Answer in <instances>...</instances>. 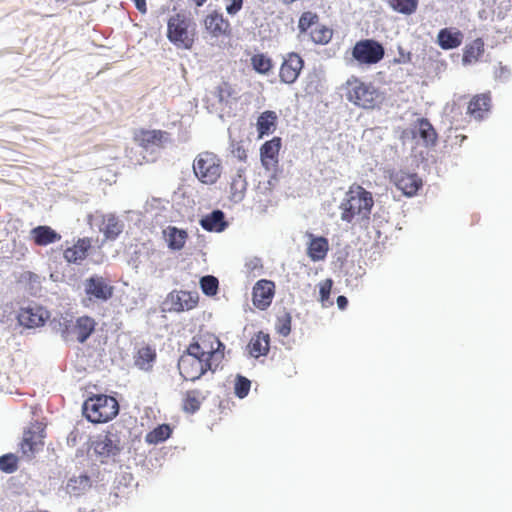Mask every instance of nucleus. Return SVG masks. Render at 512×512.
<instances>
[{
    "label": "nucleus",
    "mask_w": 512,
    "mask_h": 512,
    "mask_svg": "<svg viewBox=\"0 0 512 512\" xmlns=\"http://www.w3.org/2000/svg\"><path fill=\"white\" fill-rule=\"evenodd\" d=\"M373 206L372 193L361 185L354 183L348 188L339 205L340 218L343 222L349 224L368 222Z\"/></svg>",
    "instance_id": "obj_1"
},
{
    "label": "nucleus",
    "mask_w": 512,
    "mask_h": 512,
    "mask_svg": "<svg viewBox=\"0 0 512 512\" xmlns=\"http://www.w3.org/2000/svg\"><path fill=\"white\" fill-rule=\"evenodd\" d=\"M343 91L350 103L364 110L378 109L385 101L384 92L380 91L373 83L356 76L347 79L343 85Z\"/></svg>",
    "instance_id": "obj_2"
},
{
    "label": "nucleus",
    "mask_w": 512,
    "mask_h": 512,
    "mask_svg": "<svg viewBox=\"0 0 512 512\" xmlns=\"http://www.w3.org/2000/svg\"><path fill=\"white\" fill-rule=\"evenodd\" d=\"M167 38L177 48L191 49L195 40V24L183 12L172 15L167 22Z\"/></svg>",
    "instance_id": "obj_3"
},
{
    "label": "nucleus",
    "mask_w": 512,
    "mask_h": 512,
    "mask_svg": "<svg viewBox=\"0 0 512 512\" xmlns=\"http://www.w3.org/2000/svg\"><path fill=\"white\" fill-rule=\"evenodd\" d=\"M97 327L96 320L88 315L79 316L73 321L72 318H62L56 326L62 339L66 342L77 341L80 344L85 343L95 332Z\"/></svg>",
    "instance_id": "obj_4"
},
{
    "label": "nucleus",
    "mask_w": 512,
    "mask_h": 512,
    "mask_svg": "<svg viewBox=\"0 0 512 512\" xmlns=\"http://www.w3.org/2000/svg\"><path fill=\"white\" fill-rule=\"evenodd\" d=\"M119 413L117 400L108 395H93L85 400L83 414L92 423H105L115 418Z\"/></svg>",
    "instance_id": "obj_5"
},
{
    "label": "nucleus",
    "mask_w": 512,
    "mask_h": 512,
    "mask_svg": "<svg viewBox=\"0 0 512 512\" xmlns=\"http://www.w3.org/2000/svg\"><path fill=\"white\" fill-rule=\"evenodd\" d=\"M188 348L211 363L213 369H218L225 357L224 344L216 335L209 332L194 337Z\"/></svg>",
    "instance_id": "obj_6"
},
{
    "label": "nucleus",
    "mask_w": 512,
    "mask_h": 512,
    "mask_svg": "<svg viewBox=\"0 0 512 512\" xmlns=\"http://www.w3.org/2000/svg\"><path fill=\"white\" fill-rule=\"evenodd\" d=\"M193 172L201 183L215 184L222 174L221 159L213 152H201L193 161Z\"/></svg>",
    "instance_id": "obj_7"
},
{
    "label": "nucleus",
    "mask_w": 512,
    "mask_h": 512,
    "mask_svg": "<svg viewBox=\"0 0 512 512\" xmlns=\"http://www.w3.org/2000/svg\"><path fill=\"white\" fill-rule=\"evenodd\" d=\"M46 437V425L40 421L30 423L24 430L23 437L19 443L22 457L31 460L44 447Z\"/></svg>",
    "instance_id": "obj_8"
},
{
    "label": "nucleus",
    "mask_w": 512,
    "mask_h": 512,
    "mask_svg": "<svg viewBox=\"0 0 512 512\" xmlns=\"http://www.w3.org/2000/svg\"><path fill=\"white\" fill-rule=\"evenodd\" d=\"M83 287L86 298L82 303L85 307H88L89 303L107 302L114 294V287L110 280L98 274L85 279Z\"/></svg>",
    "instance_id": "obj_9"
},
{
    "label": "nucleus",
    "mask_w": 512,
    "mask_h": 512,
    "mask_svg": "<svg viewBox=\"0 0 512 512\" xmlns=\"http://www.w3.org/2000/svg\"><path fill=\"white\" fill-rule=\"evenodd\" d=\"M178 369L181 376L188 381L198 380L207 371L215 372L217 370L213 369L207 360L190 351L188 347L179 358Z\"/></svg>",
    "instance_id": "obj_10"
},
{
    "label": "nucleus",
    "mask_w": 512,
    "mask_h": 512,
    "mask_svg": "<svg viewBox=\"0 0 512 512\" xmlns=\"http://www.w3.org/2000/svg\"><path fill=\"white\" fill-rule=\"evenodd\" d=\"M383 46L376 40L364 39L356 42L352 50L353 58L360 64L372 65L384 57Z\"/></svg>",
    "instance_id": "obj_11"
},
{
    "label": "nucleus",
    "mask_w": 512,
    "mask_h": 512,
    "mask_svg": "<svg viewBox=\"0 0 512 512\" xmlns=\"http://www.w3.org/2000/svg\"><path fill=\"white\" fill-rule=\"evenodd\" d=\"M199 302V295L195 291L173 290L165 301L164 305L169 312H184L194 309Z\"/></svg>",
    "instance_id": "obj_12"
},
{
    "label": "nucleus",
    "mask_w": 512,
    "mask_h": 512,
    "mask_svg": "<svg viewBox=\"0 0 512 512\" xmlns=\"http://www.w3.org/2000/svg\"><path fill=\"white\" fill-rule=\"evenodd\" d=\"M304 67L303 58L296 52H289L283 56L279 68V79L284 84H293L299 78Z\"/></svg>",
    "instance_id": "obj_13"
},
{
    "label": "nucleus",
    "mask_w": 512,
    "mask_h": 512,
    "mask_svg": "<svg viewBox=\"0 0 512 512\" xmlns=\"http://www.w3.org/2000/svg\"><path fill=\"white\" fill-rule=\"evenodd\" d=\"M91 447L95 454L102 458L116 456L121 450L118 436L109 431L97 435Z\"/></svg>",
    "instance_id": "obj_14"
},
{
    "label": "nucleus",
    "mask_w": 512,
    "mask_h": 512,
    "mask_svg": "<svg viewBox=\"0 0 512 512\" xmlns=\"http://www.w3.org/2000/svg\"><path fill=\"white\" fill-rule=\"evenodd\" d=\"M274 295L275 283L273 281L258 280L252 290L253 305L260 310H266L271 305Z\"/></svg>",
    "instance_id": "obj_15"
},
{
    "label": "nucleus",
    "mask_w": 512,
    "mask_h": 512,
    "mask_svg": "<svg viewBox=\"0 0 512 512\" xmlns=\"http://www.w3.org/2000/svg\"><path fill=\"white\" fill-rule=\"evenodd\" d=\"M391 180L408 197L416 195L423 184L422 179L416 173H409L403 170L393 173Z\"/></svg>",
    "instance_id": "obj_16"
},
{
    "label": "nucleus",
    "mask_w": 512,
    "mask_h": 512,
    "mask_svg": "<svg viewBox=\"0 0 512 512\" xmlns=\"http://www.w3.org/2000/svg\"><path fill=\"white\" fill-rule=\"evenodd\" d=\"M134 140L145 149L153 146L160 148L170 140V134L167 131L158 129H140L135 133Z\"/></svg>",
    "instance_id": "obj_17"
},
{
    "label": "nucleus",
    "mask_w": 512,
    "mask_h": 512,
    "mask_svg": "<svg viewBox=\"0 0 512 512\" xmlns=\"http://www.w3.org/2000/svg\"><path fill=\"white\" fill-rule=\"evenodd\" d=\"M492 106V98L490 92L474 95L467 106V114L470 118L480 121L483 120L490 112Z\"/></svg>",
    "instance_id": "obj_18"
},
{
    "label": "nucleus",
    "mask_w": 512,
    "mask_h": 512,
    "mask_svg": "<svg viewBox=\"0 0 512 512\" xmlns=\"http://www.w3.org/2000/svg\"><path fill=\"white\" fill-rule=\"evenodd\" d=\"M204 25L209 34L216 38L229 36L231 33L229 21L217 11H213L205 17Z\"/></svg>",
    "instance_id": "obj_19"
},
{
    "label": "nucleus",
    "mask_w": 512,
    "mask_h": 512,
    "mask_svg": "<svg viewBox=\"0 0 512 512\" xmlns=\"http://www.w3.org/2000/svg\"><path fill=\"white\" fill-rule=\"evenodd\" d=\"M48 312L40 306H28L21 308L18 313V321L22 326L33 328L44 324Z\"/></svg>",
    "instance_id": "obj_20"
},
{
    "label": "nucleus",
    "mask_w": 512,
    "mask_h": 512,
    "mask_svg": "<svg viewBox=\"0 0 512 512\" xmlns=\"http://www.w3.org/2000/svg\"><path fill=\"white\" fill-rule=\"evenodd\" d=\"M96 219L106 239L115 240L123 231V224L114 214H101Z\"/></svg>",
    "instance_id": "obj_21"
},
{
    "label": "nucleus",
    "mask_w": 512,
    "mask_h": 512,
    "mask_svg": "<svg viewBox=\"0 0 512 512\" xmlns=\"http://www.w3.org/2000/svg\"><path fill=\"white\" fill-rule=\"evenodd\" d=\"M91 248V241L89 238H80L71 247L64 250L63 256L69 263H79L83 261Z\"/></svg>",
    "instance_id": "obj_22"
},
{
    "label": "nucleus",
    "mask_w": 512,
    "mask_h": 512,
    "mask_svg": "<svg viewBox=\"0 0 512 512\" xmlns=\"http://www.w3.org/2000/svg\"><path fill=\"white\" fill-rule=\"evenodd\" d=\"M463 41V34L458 29L443 28L438 32L437 43L443 50L459 47Z\"/></svg>",
    "instance_id": "obj_23"
},
{
    "label": "nucleus",
    "mask_w": 512,
    "mask_h": 512,
    "mask_svg": "<svg viewBox=\"0 0 512 512\" xmlns=\"http://www.w3.org/2000/svg\"><path fill=\"white\" fill-rule=\"evenodd\" d=\"M249 354L254 358L266 356L270 350V336L268 333L259 331L249 341L247 345Z\"/></svg>",
    "instance_id": "obj_24"
},
{
    "label": "nucleus",
    "mask_w": 512,
    "mask_h": 512,
    "mask_svg": "<svg viewBox=\"0 0 512 512\" xmlns=\"http://www.w3.org/2000/svg\"><path fill=\"white\" fill-rule=\"evenodd\" d=\"M31 237L37 246H47L61 240V235L50 226L40 225L31 230Z\"/></svg>",
    "instance_id": "obj_25"
},
{
    "label": "nucleus",
    "mask_w": 512,
    "mask_h": 512,
    "mask_svg": "<svg viewBox=\"0 0 512 512\" xmlns=\"http://www.w3.org/2000/svg\"><path fill=\"white\" fill-rule=\"evenodd\" d=\"M281 148V139L274 137L266 141L260 148L261 162L265 167L276 164L278 162V154Z\"/></svg>",
    "instance_id": "obj_26"
},
{
    "label": "nucleus",
    "mask_w": 512,
    "mask_h": 512,
    "mask_svg": "<svg viewBox=\"0 0 512 512\" xmlns=\"http://www.w3.org/2000/svg\"><path fill=\"white\" fill-rule=\"evenodd\" d=\"M413 136L422 139L426 145H433L437 140V133L432 124L426 119H418L412 129Z\"/></svg>",
    "instance_id": "obj_27"
},
{
    "label": "nucleus",
    "mask_w": 512,
    "mask_h": 512,
    "mask_svg": "<svg viewBox=\"0 0 512 512\" xmlns=\"http://www.w3.org/2000/svg\"><path fill=\"white\" fill-rule=\"evenodd\" d=\"M311 240L307 248V254L314 262L324 260L329 250V242L325 237H314L310 235Z\"/></svg>",
    "instance_id": "obj_28"
},
{
    "label": "nucleus",
    "mask_w": 512,
    "mask_h": 512,
    "mask_svg": "<svg viewBox=\"0 0 512 512\" xmlns=\"http://www.w3.org/2000/svg\"><path fill=\"white\" fill-rule=\"evenodd\" d=\"M163 234L166 238L168 247L171 250H181L184 247L188 237V234L185 230L178 229L174 226H168L163 230Z\"/></svg>",
    "instance_id": "obj_29"
},
{
    "label": "nucleus",
    "mask_w": 512,
    "mask_h": 512,
    "mask_svg": "<svg viewBox=\"0 0 512 512\" xmlns=\"http://www.w3.org/2000/svg\"><path fill=\"white\" fill-rule=\"evenodd\" d=\"M200 224L203 229L207 231L221 232L227 226L224 220V213L220 210H215L201 219Z\"/></svg>",
    "instance_id": "obj_30"
},
{
    "label": "nucleus",
    "mask_w": 512,
    "mask_h": 512,
    "mask_svg": "<svg viewBox=\"0 0 512 512\" xmlns=\"http://www.w3.org/2000/svg\"><path fill=\"white\" fill-rule=\"evenodd\" d=\"M484 53V42L481 38H477L468 43L463 50V64L475 63Z\"/></svg>",
    "instance_id": "obj_31"
},
{
    "label": "nucleus",
    "mask_w": 512,
    "mask_h": 512,
    "mask_svg": "<svg viewBox=\"0 0 512 512\" xmlns=\"http://www.w3.org/2000/svg\"><path fill=\"white\" fill-rule=\"evenodd\" d=\"M156 351L151 346L141 347L135 355V365L141 370L148 371L152 368L153 363L156 360Z\"/></svg>",
    "instance_id": "obj_32"
},
{
    "label": "nucleus",
    "mask_w": 512,
    "mask_h": 512,
    "mask_svg": "<svg viewBox=\"0 0 512 512\" xmlns=\"http://www.w3.org/2000/svg\"><path fill=\"white\" fill-rule=\"evenodd\" d=\"M277 115L274 111H265L257 119L259 137L272 133L276 127Z\"/></svg>",
    "instance_id": "obj_33"
},
{
    "label": "nucleus",
    "mask_w": 512,
    "mask_h": 512,
    "mask_svg": "<svg viewBox=\"0 0 512 512\" xmlns=\"http://www.w3.org/2000/svg\"><path fill=\"white\" fill-rule=\"evenodd\" d=\"M202 399L203 397L199 390L193 389L186 391L182 399L183 411L190 414L197 412L201 407Z\"/></svg>",
    "instance_id": "obj_34"
},
{
    "label": "nucleus",
    "mask_w": 512,
    "mask_h": 512,
    "mask_svg": "<svg viewBox=\"0 0 512 512\" xmlns=\"http://www.w3.org/2000/svg\"><path fill=\"white\" fill-rule=\"evenodd\" d=\"M172 434V429L168 424H160L145 436L148 444H158L167 440Z\"/></svg>",
    "instance_id": "obj_35"
},
{
    "label": "nucleus",
    "mask_w": 512,
    "mask_h": 512,
    "mask_svg": "<svg viewBox=\"0 0 512 512\" xmlns=\"http://www.w3.org/2000/svg\"><path fill=\"white\" fill-rule=\"evenodd\" d=\"M390 8L403 15L414 14L419 5V0H387Z\"/></svg>",
    "instance_id": "obj_36"
},
{
    "label": "nucleus",
    "mask_w": 512,
    "mask_h": 512,
    "mask_svg": "<svg viewBox=\"0 0 512 512\" xmlns=\"http://www.w3.org/2000/svg\"><path fill=\"white\" fill-rule=\"evenodd\" d=\"M251 65L259 74H268L273 67L271 58L263 53L254 54L251 57Z\"/></svg>",
    "instance_id": "obj_37"
},
{
    "label": "nucleus",
    "mask_w": 512,
    "mask_h": 512,
    "mask_svg": "<svg viewBox=\"0 0 512 512\" xmlns=\"http://www.w3.org/2000/svg\"><path fill=\"white\" fill-rule=\"evenodd\" d=\"M333 30L324 25H318L310 32L311 40L315 44L325 45L330 42Z\"/></svg>",
    "instance_id": "obj_38"
},
{
    "label": "nucleus",
    "mask_w": 512,
    "mask_h": 512,
    "mask_svg": "<svg viewBox=\"0 0 512 512\" xmlns=\"http://www.w3.org/2000/svg\"><path fill=\"white\" fill-rule=\"evenodd\" d=\"M19 468V457L13 453L0 456V470L6 474H12Z\"/></svg>",
    "instance_id": "obj_39"
},
{
    "label": "nucleus",
    "mask_w": 512,
    "mask_h": 512,
    "mask_svg": "<svg viewBox=\"0 0 512 512\" xmlns=\"http://www.w3.org/2000/svg\"><path fill=\"white\" fill-rule=\"evenodd\" d=\"M200 288L207 296H215L219 289V281L215 276L206 275L200 279Z\"/></svg>",
    "instance_id": "obj_40"
},
{
    "label": "nucleus",
    "mask_w": 512,
    "mask_h": 512,
    "mask_svg": "<svg viewBox=\"0 0 512 512\" xmlns=\"http://www.w3.org/2000/svg\"><path fill=\"white\" fill-rule=\"evenodd\" d=\"M291 322L292 317L290 313L283 312L281 315L277 316L275 324L276 331L284 337L288 336L291 332Z\"/></svg>",
    "instance_id": "obj_41"
},
{
    "label": "nucleus",
    "mask_w": 512,
    "mask_h": 512,
    "mask_svg": "<svg viewBox=\"0 0 512 512\" xmlns=\"http://www.w3.org/2000/svg\"><path fill=\"white\" fill-rule=\"evenodd\" d=\"M319 17L316 13L311 11L303 12L298 21V29L301 33H306L311 26L316 24Z\"/></svg>",
    "instance_id": "obj_42"
},
{
    "label": "nucleus",
    "mask_w": 512,
    "mask_h": 512,
    "mask_svg": "<svg viewBox=\"0 0 512 512\" xmlns=\"http://www.w3.org/2000/svg\"><path fill=\"white\" fill-rule=\"evenodd\" d=\"M250 387L251 382L249 379L241 375L237 376L234 386V391L237 397H239L240 399L245 398L250 391Z\"/></svg>",
    "instance_id": "obj_43"
},
{
    "label": "nucleus",
    "mask_w": 512,
    "mask_h": 512,
    "mask_svg": "<svg viewBox=\"0 0 512 512\" xmlns=\"http://www.w3.org/2000/svg\"><path fill=\"white\" fill-rule=\"evenodd\" d=\"M217 95L220 101H228L234 97L235 90L230 83L224 81L217 87Z\"/></svg>",
    "instance_id": "obj_44"
},
{
    "label": "nucleus",
    "mask_w": 512,
    "mask_h": 512,
    "mask_svg": "<svg viewBox=\"0 0 512 512\" xmlns=\"http://www.w3.org/2000/svg\"><path fill=\"white\" fill-rule=\"evenodd\" d=\"M82 489H85L90 486V478L87 475H80L78 478L70 479L68 483V487L74 491L76 489V484Z\"/></svg>",
    "instance_id": "obj_45"
},
{
    "label": "nucleus",
    "mask_w": 512,
    "mask_h": 512,
    "mask_svg": "<svg viewBox=\"0 0 512 512\" xmlns=\"http://www.w3.org/2000/svg\"><path fill=\"white\" fill-rule=\"evenodd\" d=\"M332 280L327 279L320 285V297L322 301H325L329 298L331 289H332Z\"/></svg>",
    "instance_id": "obj_46"
},
{
    "label": "nucleus",
    "mask_w": 512,
    "mask_h": 512,
    "mask_svg": "<svg viewBox=\"0 0 512 512\" xmlns=\"http://www.w3.org/2000/svg\"><path fill=\"white\" fill-rule=\"evenodd\" d=\"M243 6V0H232L230 4L226 6V11L229 15H236Z\"/></svg>",
    "instance_id": "obj_47"
},
{
    "label": "nucleus",
    "mask_w": 512,
    "mask_h": 512,
    "mask_svg": "<svg viewBox=\"0 0 512 512\" xmlns=\"http://www.w3.org/2000/svg\"><path fill=\"white\" fill-rule=\"evenodd\" d=\"M137 10L145 14L147 12L146 0H133Z\"/></svg>",
    "instance_id": "obj_48"
},
{
    "label": "nucleus",
    "mask_w": 512,
    "mask_h": 512,
    "mask_svg": "<svg viewBox=\"0 0 512 512\" xmlns=\"http://www.w3.org/2000/svg\"><path fill=\"white\" fill-rule=\"evenodd\" d=\"M337 305L340 309H345L348 305V300L345 296H338L337 297Z\"/></svg>",
    "instance_id": "obj_49"
},
{
    "label": "nucleus",
    "mask_w": 512,
    "mask_h": 512,
    "mask_svg": "<svg viewBox=\"0 0 512 512\" xmlns=\"http://www.w3.org/2000/svg\"><path fill=\"white\" fill-rule=\"evenodd\" d=\"M236 153H237V157L241 161H246L247 160V152H246L245 149L238 147L237 150H236Z\"/></svg>",
    "instance_id": "obj_50"
},
{
    "label": "nucleus",
    "mask_w": 512,
    "mask_h": 512,
    "mask_svg": "<svg viewBox=\"0 0 512 512\" xmlns=\"http://www.w3.org/2000/svg\"><path fill=\"white\" fill-rule=\"evenodd\" d=\"M207 0H194L197 6H202Z\"/></svg>",
    "instance_id": "obj_51"
}]
</instances>
